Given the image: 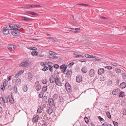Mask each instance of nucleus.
Instances as JSON below:
<instances>
[{"mask_svg": "<svg viewBox=\"0 0 126 126\" xmlns=\"http://www.w3.org/2000/svg\"><path fill=\"white\" fill-rule=\"evenodd\" d=\"M22 89L23 91L25 92H26L28 90V87L27 85L24 86L23 87Z\"/></svg>", "mask_w": 126, "mask_h": 126, "instance_id": "28", "label": "nucleus"}, {"mask_svg": "<svg viewBox=\"0 0 126 126\" xmlns=\"http://www.w3.org/2000/svg\"><path fill=\"white\" fill-rule=\"evenodd\" d=\"M49 105L51 106H52L54 105V102L53 98H49L48 100Z\"/></svg>", "mask_w": 126, "mask_h": 126, "instance_id": "7", "label": "nucleus"}, {"mask_svg": "<svg viewBox=\"0 0 126 126\" xmlns=\"http://www.w3.org/2000/svg\"><path fill=\"white\" fill-rule=\"evenodd\" d=\"M49 53L50 55H56V53L52 51H49Z\"/></svg>", "mask_w": 126, "mask_h": 126, "instance_id": "33", "label": "nucleus"}, {"mask_svg": "<svg viewBox=\"0 0 126 126\" xmlns=\"http://www.w3.org/2000/svg\"><path fill=\"white\" fill-rule=\"evenodd\" d=\"M106 114L107 115L109 118H111V115L109 112H107Z\"/></svg>", "mask_w": 126, "mask_h": 126, "instance_id": "38", "label": "nucleus"}, {"mask_svg": "<svg viewBox=\"0 0 126 126\" xmlns=\"http://www.w3.org/2000/svg\"><path fill=\"white\" fill-rule=\"evenodd\" d=\"M7 84V82L6 81H4L3 83V85L5 87L6 86Z\"/></svg>", "mask_w": 126, "mask_h": 126, "instance_id": "44", "label": "nucleus"}, {"mask_svg": "<svg viewBox=\"0 0 126 126\" xmlns=\"http://www.w3.org/2000/svg\"><path fill=\"white\" fill-rule=\"evenodd\" d=\"M16 47V46H14L12 45H9L8 46L7 48L10 50L13 51L15 50Z\"/></svg>", "mask_w": 126, "mask_h": 126, "instance_id": "9", "label": "nucleus"}, {"mask_svg": "<svg viewBox=\"0 0 126 126\" xmlns=\"http://www.w3.org/2000/svg\"><path fill=\"white\" fill-rule=\"evenodd\" d=\"M98 118L100 121H103L104 120V119L100 116H98Z\"/></svg>", "mask_w": 126, "mask_h": 126, "instance_id": "58", "label": "nucleus"}, {"mask_svg": "<svg viewBox=\"0 0 126 126\" xmlns=\"http://www.w3.org/2000/svg\"><path fill=\"white\" fill-rule=\"evenodd\" d=\"M28 77L27 78L28 81H30L32 79V74L31 73H29L28 74Z\"/></svg>", "mask_w": 126, "mask_h": 126, "instance_id": "15", "label": "nucleus"}, {"mask_svg": "<svg viewBox=\"0 0 126 126\" xmlns=\"http://www.w3.org/2000/svg\"><path fill=\"white\" fill-rule=\"evenodd\" d=\"M47 38L49 40H53L54 39L53 37H48Z\"/></svg>", "mask_w": 126, "mask_h": 126, "instance_id": "61", "label": "nucleus"}, {"mask_svg": "<svg viewBox=\"0 0 126 126\" xmlns=\"http://www.w3.org/2000/svg\"><path fill=\"white\" fill-rule=\"evenodd\" d=\"M89 56L90 55L88 54H86L85 55V56L86 58H89Z\"/></svg>", "mask_w": 126, "mask_h": 126, "instance_id": "59", "label": "nucleus"}, {"mask_svg": "<svg viewBox=\"0 0 126 126\" xmlns=\"http://www.w3.org/2000/svg\"><path fill=\"white\" fill-rule=\"evenodd\" d=\"M7 27H8L9 28V30H14L15 28V26L14 24H9V26H7Z\"/></svg>", "mask_w": 126, "mask_h": 126, "instance_id": "18", "label": "nucleus"}, {"mask_svg": "<svg viewBox=\"0 0 126 126\" xmlns=\"http://www.w3.org/2000/svg\"><path fill=\"white\" fill-rule=\"evenodd\" d=\"M39 116L37 115L35 117L33 118L32 119V121L34 123H35L37 122L38 120Z\"/></svg>", "mask_w": 126, "mask_h": 126, "instance_id": "20", "label": "nucleus"}, {"mask_svg": "<svg viewBox=\"0 0 126 126\" xmlns=\"http://www.w3.org/2000/svg\"><path fill=\"white\" fill-rule=\"evenodd\" d=\"M79 61L81 62H85L87 61V60L85 59H82L79 60Z\"/></svg>", "mask_w": 126, "mask_h": 126, "instance_id": "46", "label": "nucleus"}, {"mask_svg": "<svg viewBox=\"0 0 126 126\" xmlns=\"http://www.w3.org/2000/svg\"><path fill=\"white\" fill-rule=\"evenodd\" d=\"M42 82L43 84H46L47 83V79H44L42 80Z\"/></svg>", "mask_w": 126, "mask_h": 126, "instance_id": "35", "label": "nucleus"}, {"mask_svg": "<svg viewBox=\"0 0 126 126\" xmlns=\"http://www.w3.org/2000/svg\"><path fill=\"white\" fill-rule=\"evenodd\" d=\"M47 112L49 114H50L53 112V110L51 108L49 107L47 109Z\"/></svg>", "mask_w": 126, "mask_h": 126, "instance_id": "23", "label": "nucleus"}, {"mask_svg": "<svg viewBox=\"0 0 126 126\" xmlns=\"http://www.w3.org/2000/svg\"><path fill=\"white\" fill-rule=\"evenodd\" d=\"M119 90L118 89H115L113 90L112 94L113 95H116L119 92Z\"/></svg>", "mask_w": 126, "mask_h": 126, "instance_id": "24", "label": "nucleus"}, {"mask_svg": "<svg viewBox=\"0 0 126 126\" xmlns=\"http://www.w3.org/2000/svg\"><path fill=\"white\" fill-rule=\"evenodd\" d=\"M11 34L13 35L16 36L19 35V29H16L11 32Z\"/></svg>", "mask_w": 126, "mask_h": 126, "instance_id": "5", "label": "nucleus"}, {"mask_svg": "<svg viewBox=\"0 0 126 126\" xmlns=\"http://www.w3.org/2000/svg\"><path fill=\"white\" fill-rule=\"evenodd\" d=\"M21 80L20 79H18L15 81V84L19 86L21 84Z\"/></svg>", "mask_w": 126, "mask_h": 126, "instance_id": "14", "label": "nucleus"}, {"mask_svg": "<svg viewBox=\"0 0 126 126\" xmlns=\"http://www.w3.org/2000/svg\"><path fill=\"white\" fill-rule=\"evenodd\" d=\"M44 56V54H40L39 55V56L40 57H43Z\"/></svg>", "mask_w": 126, "mask_h": 126, "instance_id": "62", "label": "nucleus"}, {"mask_svg": "<svg viewBox=\"0 0 126 126\" xmlns=\"http://www.w3.org/2000/svg\"><path fill=\"white\" fill-rule=\"evenodd\" d=\"M27 48L28 49L31 50H37V48L35 47H33L32 48L31 47H28Z\"/></svg>", "mask_w": 126, "mask_h": 126, "instance_id": "31", "label": "nucleus"}, {"mask_svg": "<svg viewBox=\"0 0 126 126\" xmlns=\"http://www.w3.org/2000/svg\"><path fill=\"white\" fill-rule=\"evenodd\" d=\"M9 99L10 103L12 104H13L14 103V100L12 96H10L9 97Z\"/></svg>", "mask_w": 126, "mask_h": 126, "instance_id": "22", "label": "nucleus"}, {"mask_svg": "<svg viewBox=\"0 0 126 126\" xmlns=\"http://www.w3.org/2000/svg\"><path fill=\"white\" fill-rule=\"evenodd\" d=\"M95 74L94 71L93 69H91L89 72V75L90 77H93Z\"/></svg>", "mask_w": 126, "mask_h": 126, "instance_id": "10", "label": "nucleus"}, {"mask_svg": "<svg viewBox=\"0 0 126 126\" xmlns=\"http://www.w3.org/2000/svg\"><path fill=\"white\" fill-rule=\"evenodd\" d=\"M48 67H52V66L53 63L51 62H48Z\"/></svg>", "mask_w": 126, "mask_h": 126, "instance_id": "41", "label": "nucleus"}, {"mask_svg": "<svg viewBox=\"0 0 126 126\" xmlns=\"http://www.w3.org/2000/svg\"><path fill=\"white\" fill-rule=\"evenodd\" d=\"M43 95V94L40 93L39 95V97L40 98H41L42 97Z\"/></svg>", "mask_w": 126, "mask_h": 126, "instance_id": "51", "label": "nucleus"}, {"mask_svg": "<svg viewBox=\"0 0 126 126\" xmlns=\"http://www.w3.org/2000/svg\"><path fill=\"white\" fill-rule=\"evenodd\" d=\"M105 68L108 70H111L112 69V67L111 66H106Z\"/></svg>", "mask_w": 126, "mask_h": 126, "instance_id": "42", "label": "nucleus"}, {"mask_svg": "<svg viewBox=\"0 0 126 126\" xmlns=\"http://www.w3.org/2000/svg\"><path fill=\"white\" fill-rule=\"evenodd\" d=\"M54 68L57 69L59 68V66L58 64H56L54 65Z\"/></svg>", "mask_w": 126, "mask_h": 126, "instance_id": "39", "label": "nucleus"}, {"mask_svg": "<svg viewBox=\"0 0 126 126\" xmlns=\"http://www.w3.org/2000/svg\"><path fill=\"white\" fill-rule=\"evenodd\" d=\"M58 75H52L50 77L49 80L50 83H53L55 82L56 78L57 77Z\"/></svg>", "mask_w": 126, "mask_h": 126, "instance_id": "2", "label": "nucleus"}, {"mask_svg": "<svg viewBox=\"0 0 126 126\" xmlns=\"http://www.w3.org/2000/svg\"><path fill=\"white\" fill-rule=\"evenodd\" d=\"M49 70L50 71L52 72H53V66H52V67H49Z\"/></svg>", "mask_w": 126, "mask_h": 126, "instance_id": "53", "label": "nucleus"}, {"mask_svg": "<svg viewBox=\"0 0 126 126\" xmlns=\"http://www.w3.org/2000/svg\"><path fill=\"white\" fill-rule=\"evenodd\" d=\"M84 120L85 122L86 123H87L89 122L88 119L87 117H85L84 118Z\"/></svg>", "mask_w": 126, "mask_h": 126, "instance_id": "43", "label": "nucleus"}, {"mask_svg": "<svg viewBox=\"0 0 126 126\" xmlns=\"http://www.w3.org/2000/svg\"><path fill=\"white\" fill-rule=\"evenodd\" d=\"M13 90L14 92L16 93L17 92V87L15 86H14L13 87Z\"/></svg>", "mask_w": 126, "mask_h": 126, "instance_id": "32", "label": "nucleus"}, {"mask_svg": "<svg viewBox=\"0 0 126 126\" xmlns=\"http://www.w3.org/2000/svg\"><path fill=\"white\" fill-rule=\"evenodd\" d=\"M119 86L121 88H124L126 86V83L125 82H123L120 84Z\"/></svg>", "mask_w": 126, "mask_h": 126, "instance_id": "19", "label": "nucleus"}, {"mask_svg": "<svg viewBox=\"0 0 126 126\" xmlns=\"http://www.w3.org/2000/svg\"><path fill=\"white\" fill-rule=\"evenodd\" d=\"M113 122L114 126H118V124L117 122L115 121H113Z\"/></svg>", "mask_w": 126, "mask_h": 126, "instance_id": "47", "label": "nucleus"}, {"mask_svg": "<svg viewBox=\"0 0 126 126\" xmlns=\"http://www.w3.org/2000/svg\"><path fill=\"white\" fill-rule=\"evenodd\" d=\"M76 81L78 82H80L82 81V77L81 76H78L76 78Z\"/></svg>", "mask_w": 126, "mask_h": 126, "instance_id": "16", "label": "nucleus"}, {"mask_svg": "<svg viewBox=\"0 0 126 126\" xmlns=\"http://www.w3.org/2000/svg\"><path fill=\"white\" fill-rule=\"evenodd\" d=\"M30 14L33 15H37V14H36V13L34 12H31V13H30Z\"/></svg>", "mask_w": 126, "mask_h": 126, "instance_id": "56", "label": "nucleus"}, {"mask_svg": "<svg viewBox=\"0 0 126 126\" xmlns=\"http://www.w3.org/2000/svg\"><path fill=\"white\" fill-rule=\"evenodd\" d=\"M48 69V67L47 66H45L44 67L43 69V70L45 71L47 70Z\"/></svg>", "mask_w": 126, "mask_h": 126, "instance_id": "45", "label": "nucleus"}, {"mask_svg": "<svg viewBox=\"0 0 126 126\" xmlns=\"http://www.w3.org/2000/svg\"><path fill=\"white\" fill-rule=\"evenodd\" d=\"M67 67V65L64 64L61 65L60 66V68L61 69H63V72H65Z\"/></svg>", "mask_w": 126, "mask_h": 126, "instance_id": "12", "label": "nucleus"}, {"mask_svg": "<svg viewBox=\"0 0 126 126\" xmlns=\"http://www.w3.org/2000/svg\"><path fill=\"white\" fill-rule=\"evenodd\" d=\"M55 82L56 84L58 86H61L62 85V83L60 81V78L59 76L57 77L56 78Z\"/></svg>", "mask_w": 126, "mask_h": 126, "instance_id": "4", "label": "nucleus"}, {"mask_svg": "<svg viewBox=\"0 0 126 126\" xmlns=\"http://www.w3.org/2000/svg\"><path fill=\"white\" fill-rule=\"evenodd\" d=\"M11 77H12L11 76H10L8 77L7 79L8 81H9L11 80Z\"/></svg>", "mask_w": 126, "mask_h": 126, "instance_id": "63", "label": "nucleus"}, {"mask_svg": "<svg viewBox=\"0 0 126 126\" xmlns=\"http://www.w3.org/2000/svg\"><path fill=\"white\" fill-rule=\"evenodd\" d=\"M66 88L67 91L70 92L71 89V87L69 83L66 82L65 84Z\"/></svg>", "mask_w": 126, "mask_h": 126, "instance_id": "11", "label": "nucleus"}, {"mask_svg": "<svg viewBox=\"0 0 126 126\" xmlns=\"http://www.w3.org/2000/svg\"><path fill=\"white\" fill-rule=\"evenodd\" d=\"M7 88L8 90H10L11 91L12 90V87L10 85H8Z\"/></svg>", "mask_w": 126, "mask_h": 126, "instance_id": "34", "label": "nucleus"}, {"mask_svg": "<svg viewBox=\"0 0 126 126\" xmlns=\"http://www.w3.org/2000/svg\"><path fill=\"white\" fill-rule=\"evenodd\" d=\"M80 29V28H76L74 29V30L73 31V32L75 33H77L79 32V31H78V30H79Z\"/></svg>", "mask_w": 126, "mask_h": 126, "instance_id": "37", "label": "nucleus"}, {"mask_svg": "<svg viewBox=\"0 0 126 126\" xmlns=\"http://www.w3.org/2000/svg\"><path fill=\"white\" fill-rule=\"evenodd\" d=\"M81 71L83 73H85L87 72L88 70L86 67H84L82 68Z\"/></svg>", "mask_w": 126, "mask_h": 126, "instance_id": "25", "label": "nucleus"}, {"mask_svg": "<svg viewBox=\"0 0 126 126\" xmlns=\"http://www.w3.org/2000/svg\"><path fill=\"white\" fill-rule=\"evenodd\" d=\"M35 88L37 91H39L41 88V86L40 83L38 82H36L35 83Z\"/></svg>", "mask_w": 126, "mask_h": 126, "instance_id": "8", "label": "nucleus"}, {"mask_svg": "<svg viewBox=\"0 0 126 126\" xmlns=\"http://www.w3.org/2000/svg\"><path fill=\"white\" fill-rule=\"evenodd\" d=\"M115 71L116 72V73H119L121 72V70L118 68L116 69Z\"/></svg>", "mask_w": 126, "mask_h": 126, "instance_id": "40", "label": "nucleus"}, {"mask_svg": "<svg viewBox=\"0 0 126 126\" xmlns=\"http://www.w3.org/2000/svg\"><path fill=\"white\" fill-rule=\"evenodd\" d=\"M31 63L30 62L26 61L23 62L21 63L19 65V66L20 67H25L28 66L30 65Z\"/></svg>", "mask_w": 126, "mask_h": 126, "instance_id": "3", "label": "nucleus"}, {"mask_svg": "<svg viewBox=\"0 0 126 126\" xmlns=\"http://www.w3.org/2000/svg\"><path fill=\"white\" fill-rule=\"evenodd\" d=\"M8 29H9L8 27H4L3 28V34H7L9 33L10 31H9Z\"/></svg>", "mask_w": 126, "mask_h": 126, "instance_id": "6", "label": "nucleus"}, {"mask_svg": "<svg viewBox=\"0 0 126 126\" xmlns=\"http://www.w3.org/2000/svg\"><path fill=\"white\" fill-rule=\"evenodd\" d=\"M47 97L46 96H45L43 97L42 98V100L43 101H45L47 99Z\"/></svg>", "mask_w": 126, "mask_h": 126, "instance_id": "50", "label": "nucleus"}, {"mask_svg": "<svg viewBox=\"0 0 126 126\" xmlns=\"http://www.w3.org/2000/svg\"><path fill=\"white\" fill-rule=\"evenodd\" d=\"M0 88L3 91H4L5 89V86H4L3 85L2 86H1Z\"/></svg>", "mask_w": 126, "mask_h": 126, "instance_id": "54", "label": "nucleus"}, {"mask_svg": "<svg viewBox=\"0 0 126 126\" xmlns=\"http://www.w3.org/2000/svg\"><path fill=\"white\" fill-rule=\"evenodd\" d=\"M53 97L54 100H56L58 98V95L57 94H55L53 95Z\"/></svg>", "mask_w": 126, "mask_h": 126, "instance_id": "29", "label": "nucleus"}, {"mask_svg": "<svg viewBox=\"0 0 126 126\" xmlns=\"http://www.w3.org/2000/svg\"><path fill=\"white\" fill-rule=\"evenodd\" d=\"M108 124L107 122H104L102 126H108Z\"/></svg>", "mask_w": 126, "mask_h": 126, "instance_id": "49", "label": "nucleus"}, {"mask_svg": "<svg viewBox=\"0 0 126 126\" xmlns=\"http://www.w3.org/2000/svg\"><path fill=\"white\" fill-rule=\"evenodd\" d=\"M49 58L50 59H57V58H58V57L57 56H52V57H49Z\"/></svg>", "mask_w": 126, "mask_h": 126, "instance_id": "48", "label": "nucleus"}, {"mask_svg": "<svg viewBox=\"0 0 126 126\" xmlns=\"http://www.w3.org/2000/svg\"><path fill=\"white\" fill-rule=\"evenodd\" d=\"M8 102V98L7 96H3L0 98V103L2 105H4Z\"/></svg>", "mask_w": 126, "mask_h": 126, "instance_id": "1", "label": "nucleus"}, {"mask_svg": "<svg viewBox=\"0 0 126 126\" xmlns=\"http://www.w3.org/2000/svg\"><path fill=\"white\" fill-rule=\"evenodd\" d=\"M104 72V70L103 69L100 68L98 70V74L99 75H101L103 74Z\"/></svg>", "mask_w": 126, "mask_h": 126, "instance_id": "17", "label": "nucleus"}, {"mask_svg": "<svg viewBox=\"0 0 126 126\" xmlns=\"http://www.w3.org/2000/svg\"><path fill=\"white\" fill-rule=\"evenodd\" d=\"M66 75L69 76H71L72 74V72L71 71H68L66 73Z\"/></svg>", "mask_w": 126, "mask_h": 126, "instance_id": "30", "label": "nucleus"}, {"mask_svg": "<svg viewBox=\"0 0 126 126\" xmlns=\"http://www.w3.org/2000/svg\"><path fill=\"white\" fill-rule=\"evenodd\" d=\"M126 95L125 94V93L124 92L121 91L119 94V96L120 97H125Z\"/></svg>", "mask_w": 126, "mask_h": 126, "instance_id": "21", "label": "nucleus"}, {"mask_svg": "<svg viewBox=\"0 0 126 126\" xmlns=\"http://www.w3.org/2000/svg\"><path fill=\"white\" fill-rule=\"evenodd\" d=\"M47 90V86L44 85L42 88V92L43 93L46 92Z\"/></svg>", "mask_w": 126, "mask_h": 126, "instance_id": "26", "label": "nucleus"}, {"mask_svg": "<svg viewBox=\"0 0 126 126\" xmlns=\"http://www.w3.org/2000/svg\"><path fill=\"white\" fill-rule=\"evenodd\" d=\"M42 111V110L41 107L39 108L37 110V112L38 113H41Z\"/></svg>", "mask_w": 126, "mask_h": 126, "instance_id": "36", "label": "nucleus"}, {"mask_svg": "<svg viewBox=\"0 0 126 126\" xmlns=\"http://www.w3.org/2000/svg\"><path fill=\"white\" fill-rule=\"evenodd\" d=\"M75 57L76 58H79V57H80L81 58H83L84 57V56L82 55H78L75 56Z\"/></svg>", "mask_w": 126, "mask_h": 126, "instance_id": "52", "label": "nucleus"}, {"mask_svg": "<svg viewBox=\"0 0 126 126\" xmlns=\"http://www.w3.org/2000/svg\"><path fill=\"white\" fill-rule=\"evenodd\" d=\"M30 5H28L25 6V8H30Z\"/></svg>", "mask_w": 126, "mask_h": 126, "instance_id": "60", "label": "nucleus"}, {"mask_svg": "<svg viewBox=\"0 0 126 126\" xmlns=\"http://www.w3.org/2000/svg\"><path fill=\"white\" fill-rule=\"evenodd\" d=\"M21 19L22 20H23L26 21H29L31 19L30 18L24 17H22Z\"/></svg>", "mask_w": 126, "mask_h": 126, "instance_id": "27", "label": "nucleus"}, {"mask_svg": "<svg viewBox=\"0 0 126 126\" xmlns=\"http://www.w3.org/2000/svg\"><path fill=\"white\" fill-rule=\"evenodd\" d=\"M24 72V71L23 70L20 71L17 73L15 75V77L16 78H18L19 76L21 75L22 74H23Z\"/></svg>", "mask_w": 126, "mask_h": 126, "instance_id": "13", "label": "nucleus"}, {"mask_svg": "<svg viewBox=\"0 0 126 126\" xmlns=\"http://www.w3.org/2000/svg\"><path fill=\"white\" fill-rule=\"evenodd\" d=\"M32 55V56H34L35 55V51H33L31 53Z\"/></svg>", "mask_w": 126, "mask_h": 126, "instance_id": "64", "label": "nucleus"}, {"mask_svg": "<svg viewBox=\"0 0 126 126\" xmlns=\"http://www.w3.org/2000/svg\"><path fill=\"white\" fill-rule=\"evenodd\" d=\"M122 77L124 79H125L126 77V74L125 73L122 74Z\"/></svg>", "mask_w": 126, "mask_h": 126, "instance_id": "57", "label": "nucleus"}, {"mask_svg": "<svg viewBox=\"0 0 126 126\" xmlns=\"http://www.w3.org/2000/svg\"><path fill=\"white\" fill-rule=\"evenodd\" d=\"M16 26L17 27V28H19L18 29H19V30L20 29L22 28L21 26L19 25H16Z\"/></svg>", "mask_w": 126, "mask_h": 126, "instance_id": "55", "label": "nucleus"}]
</instances>
